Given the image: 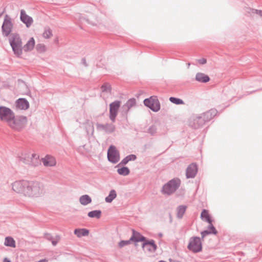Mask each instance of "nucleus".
I'll return each instance as SVG.
<instances>
[{"label": "nucleus", "mask_w": 262, "mask_h": 262, "mask_svg": "<svg viewBox=\"0 0 262 262\" xmlns=\"http://www.w3.org/2000/svg\"><path fill=\"white\" fill-rule=\"evenodd\" d=\"M82 62H83V63L85 65V66H87V63H86V59H82Z\"/></svg>", "instance_id": "39"}, {"label": "nucleus", "mask_w": 262, "mask_h": 262, "mask_svg": "<svg viewBox=\"0 0 262 262\" xmlns=\"http://www.w3.org/2000/svg\"><path fill=\"white\" fill-rule=\"evenodd\" d=\"M36 50L39 53H42L46 51V47L44 44L38 43L36 47Z\"/></svg>", "instance_id": "26"}, {"label": "nucleus", "mask_w": 262, "mask_h": 262, "mask_svg": "<svg viewBox=\"0 0 262 262\" xmlns=\"http://www.w3.org/2000/svg\"><path fill=\"white\" fill-rule=\"evenodd\" d=\"M144 104L154 112H157L160 110V105L156 96H151L149 98L144 100Z\"/></svg>", "instance_id": "5"}, {"label": "nucleus", "mask_w": 262, "mask_h": 262, "mask_svg": "<svg viewBox=\"0 0 262 262\" xmlns=\"http://www.w3.org/2000/svg\"><path fill=\"white\" fill-rule=\"evenodd\" d=\"M201 217L202 220L205 221L209 224V226H210V230H211V232L214 234H216V231L215 229V228L212 226V220L208 212V211L206 209H204L201 213Z\"/></svg>", "instance_id": "10"}, {"label": "nucleus", "mask_w": 262, "mask_h": 262, "mask_svg": "<svg viewBox=\"0 0 262 262\" xmlns=\"http://www.w3.org/2000/svg\"><path fill=\"white\" fill-rule=\"evenodd\" d=\"M129 161V160H128V158L126 157L125 158H124L122 161L119 164H127L128 162Z\"/></svg>", "instance_id": "32"}, {"label": "nucleus", "mask_w": 262, "mask_h": 262, "mask_svg": "<svg viewBox=\"0 0 262 262\" xmlns=\"http://www.w3.org/2000/svg\"><path fill=\"white\" fill-rule=\"evenodd\" d=\"M129 161V160H128V158L126 157L125 158H124L122 161L119 164H127L128 162Z\"/></svg>", "instance_id": "33"}, {"label": "nucleus", "mask_w": 262, "mask_h": 262, "mask_svg": "<svg viewBox=\"0 0 262 262\" xmlns=\"http://www.w3.org/2000/svg\"><path fill=\"white\" fill-rule=\"evenodd\" d=\"M4 244L6 246L12 248H15L16 247L14 239L12 237L9 236L5 238Z\"/></svg>", "instance_id": "21"}, {"label": "nucleus", "mask_w": 262, "mask_h": 262, "mask_svg": "<svg viewBox=\"0 0 262 262\" xmlns=\"http://www.w3.org/2000/svg\"><path fill=\"white\" fill-rule=\"evenodd\" d=\"M79 202L82 205H86L91 203L92 199L89 195L85 194L80 197Z\"/></svg>", "instance_id": "20"}, {"label": "nucleus", "mask_w": 262, "mask_h": 262, "mask_svg": "<svg viewBox=\"0 0 262 262\" xmlns=\"http://www.w3.org/2000/svg\"><path fill=\"white\" fill-rule=\"evenodd\" d=\"M120 106V102L119 101H116L110 104V118L113 122L115 120Z\"/></svg>", "instance_id": "9"}, {"label": "nucleus", "mask_w": 262, "mask_h": 262, "mask_svg": "<svg viewBox=\"0 0 262 262\" xmlns=\"http://www.w3.org/2000/svg\"><path fill=\"white\" fill-rule=\"evenodd\" d=\"M180 184V181L179 179H173L163 186V191L165 193L170 194L176 191Z\"/></svg>", "instance_id": "4"}, {"label": "nucleus", "mask_w": 262, "mask_h": 262, "mask_svg": "<svg viewBox=\"0 0 262 262\" xmlns=\"http://www.w3.org/2000/svg\"><path fill=\"white\" fill-rule=\"evenodd\" d=\"M52 30L48 28H45L42 33V36L46 39H48L52 36Z\"/></svg>", "instance_id": "23"}, {"label": "nucleus", "mask_w": 262, "mask_h": 262, "mask_svg": "<svg viewBox=\"0 0 262 262\" xmlns=\"http://www.w3.org/2000/svg\"><path fill=\"white\" fill-rule=\"evenodd\" d=\"M195 79L200 82H207L210 80L208 76L202 73H198L196 74Z\"/></svg>", "instance_id": "17"}, {"label": "nucleus", "mask_w": 262, "mask_h": 262, "mask_svg": "<svg viewBox=\"0 0 262 262\" xmlns=\"http://www.w3.org/2000/svg\"><path fill=\"white\" fill-rule=\"evenodd\" d=\"M119 174L123 176H126L129 174V170L127 167H122L121 168H119L117 170Z\"/></svg>", "instance_id": "25"}, {"label": "nucleus", "mask_w": 262, "mask_h": 262, "mask_svg": "<svg viewBox=\"0 0 262 262\" xmlns=\"http://www.w3.org/2000/svg\"><path fill=\"white\" fill-rule=\"evenodd\" d=\"M3 262H11V261L7 258H5Z\"/></svg>", "instance_id": "38"}, {"label": "nucleus", "mask_w": 262, "mask_h": 262, "mask_svg": "<svg viewBox=\"0 0 262 262\" xmlns=\"http://www.w3.org/2000/svg\"><path fill=\"white\" fill-rule=\"evenodd\" d=\"M169 100L173 103H174L176 104H184L183 101L179 98H174V97H170L169 98Z\"/></svg>", "instance_id": "27"}, {"label": "nucleus", "mask_w": 262, "mask_h": 262, "mask_svg": "<svg viewBox=\"0 0 262 262\" xmlns=\"http://www.w3.org/2000/svg\"><path fill=\"white\" fill-rule=\"evenodd\" d=\"M107 158L113 163H116L119 161L120 156L119 152L114 146H111L108 149Z\"/></svg>", "instance_id": "8"}, {"label": "nucleus", "mask_w": 262, "mask_h": 262, "mask_svg": "<svg viewBox=\"0 0 262 262\" xmlns=\"http://www.w3.org/2000/svg\"><path fill=\"white\" fill-rule=\"evenodd\" d=\"M29 104L25 99L20 98L16 101V107L20 110H26L29 107Z\"/></svg>", "instance_id": "16"}, {"label": "nucleus", "mask_w": 262, "mask_h": 262, "mask_svg": "<svg viewBox=\"0 0 262 262\" xmlns=\"http://www.w3.org/2000/svg\"><path fill=\"white\" fill-rule=\"evenodd\" d=\"M188 248L193 252H198L202 250V243L199 237H194L190 239Z\"/></svg>", "instance_id": "6"}, {"label": "nucleus", "mask_w": 262, "mask_h": 262, "mask_svg": "<svg viewBox=\"0 0 262 262\" xmlns=\"http://www.w3.org/2000/svg\"><path fill=\"white\" fill-rule=\"evenodd\" d=\"M131 241L129 239L127 241H121L118 243V247L121 248L125 246L128 245L130 244Z\"/></svg>", "instance_id": "29"}, {"label": "nucleus", "mask_w": 262, "mask_h": 262, "mask_svg": "<svg viewBox=\"0 0 262 262\" xmlns=\"http://www.w3.org/2000/svg\"><path fill=\"white\" fill-rule=\"evenodd\" d=\"M12 28L13 24L11 18L8 15H6L2 26L3 35L6 36H8L12 31Z\"/></svg>", "instance_id": "7"}, {"label": "nucleus", "mask_w": 262, "mask_h": 262, "mask_svg": "<svg viewBox=\"0 0 262 262\" xmlns=\"http://www.w3.org/2000/svg\"><path fill=\"white\" fill-rule=\"evenodd\" d=\"M117 194L114 190H112L108 196L105 198V201L107 203H111L112 201L116 198Z\"/></svg>", "instance_id": "22"}, {"label": "nucleus", "mask_w": 262, "mask_h": 262, "mask_svg": "<svg viewBox=\"0 0 262 262\" xmlns=\"http://www.w3.org/2000/svg\"><path fill=\"white\" fill-rule=\"evenodd\" d=\"M101 213V212L100 210H94L89 212L88 216L90 217H96L98 219L100 217Z\"/></svg>", "instance_id": "24"}, {"label": "nucleus", "mask_w": 262, "mask_h": 262, "mask_svg": "<svg viewBox=\"0 0 262 262\" xmlns=\"http://www.w3.org/2000/svg\"><path fill=\"white\" fill-rule=\"evenodd\" d=\"M10 45L15 54L19 56L21 54L23 50L22 41L18 35L14 34L10 41Z\"/></svg>", "instance_id": "3"}, {"label": "nucleus", "mask_w": 262, "mask_h": 262, "mask_svg": "<svg viewBox=\"0 0 262 262\" xmlns=\"http://www.w3.org/2000/svg\"><path fill=\"white\" fill-rule=\"evenodd\" d=\"M52 243H53V244L54 245H56V243H55V242H52Z\"/></svg>", "instance_id": "41"}, {"label": "nucleus", "mask_w": 262, "mask_h": 262, "mask_svg": "<svg viewBox=\"0 0 262 262\" xmlns=\"http://www.w3.org/2000/svg\"><path fill=\"white\" fill-rule=\"evenodd\" d=\"M43 165L46 166H53L56 164V160L53 157L47 156L42 160Z\"/></svg>", "instance_id": "15"}, {"label": "nucleus", "mask_w": 262, "mask_h": 262, "mask_svg": "<svg viewBox=\"0 0 262 262\" xmlns=\"http://www.w3.org/2000/svg\"><path fill=\"white\" fill-rule=\"evenodd\" d=\"M12 188L15 192L32 200L42 198L46 192L43 183L38 181H16Z\"/></svg>", "instance_id": "1"}, {"label": "nucleus", "mask_w": 262, "mask_h": 262, "mask_svg": "<svg viewBox=\"0 0 262 262\" xmlns=\"http://www.w3.org/2000/svg\"><path fill=\"white\" fill-rule=\"evenodd\" d=\"M210 232H208V231H204L202 232L201 235L202 236V238L204 237L205 236L208 234Z\"/></svg>", "instance_id": "36"}, {"label": "nucleus", "mask_w": 262, "mask_h": 262, "mask_svg": "<svg viewBox=\"0 0 262 262\" xmlns=\"http://www.w3.org/2000/svg\"><path fill=\"white\" fill-rule=\"evenodd\" d=\"M74 234L77 235L78 237L87 236L89 234V231L86 229H76L74 230Z\"/></svg>", "instance_id": "19"}, {"label": "nucleus", "mask_w": 262, "mask_h": 262, "mask_svg": "<svg viewBox=\"0 0 262 262\" xmlns=\"http://www.w3.org/2000/svg\"><path fill=\"white\" fill-rule=\"evenodd\" d=\"M254 13L262 16V11L261 10H255Z\"/></svg>", "instance_id": "37"}, {"label": "nucleus", "mask_w": 262, "mask_h": 262, "mask_svg": "<svg viewBox=\"0 0 262 262\" xmlns=\"http://www.w3.org/2000/svg\"><path fill=\"white\" fill-rule=\"evenodd\" d=\"M135 103H136V100L135 99H130L127 102V104L130 106H132L134 105L135 104Z\"/></svg>", "instance_id": "30"}, {"label": "nucleus", "mask_w": 262, "mask_h": 262, "mask_svg": "<svg viewBox=\"0 0 262 262\" xmlns=\"http://www.w3.org/2000/svg\"><path fill=\"white\" fill-rule=\"evenodd\" d=\"M198 62L201 64H203L206 63V59L205 58H201L198 60Z\"/></svg>", "instance_id": "34"}, {"label": "nucleus", "mask_w": 262, "mask_h": 262, "mask_svg": "<svg viewBox=\"0 0 262 262\" xmlns=\"http://www.w3.org/2000/svg\"><path fill=\"white\" fill-rule=\"evenodd\" d=\"M101 90L103 92L107 91V90H110V86L109 85H103L101 86Z\"/></svg>", "instance_id": "31"}, {"label": "nucleus", "mask_w": 262, "mask_h": 262, "mask_svg": "<svg viewBox=\"0 0 262 262\" xmlns=\"http://www.w3.org/2000/svg\"><path fill=\"white\" fill-rule=\"evenodd\" d=\"M142 248L145 253H149L155 251L156 246L153 241H150L143 243Z\"/></svg>", "instance_id": "11"}, {"label": "nucleus", "mask_w": 262, "mask_h": 262, "mask_svg": "<svg viewBox=\"0 0 262 262\" xmlns=\"http://www.w3.org/2000/svg\"><path fill=\"white\" fill-rule=\"evenodd\" d=\"M20 19L26 25L27 27H30L33 22L32 18L27 15L25 11L23 10L20 12Z\"/></svg>", "instance_id": "12"}, {"label": "nucleus", "mask_w": 262, "mask_h": 262, "mask_svg": "<svg viewBox=\"0 0 262 262\" xmlns=\"http://www.w3.org/2000/svg\"><path fill=\"white\" fill-rule=\"evenodd\" d=\"M130 239L133 242H140V241H144L145 238L142 236L139 233L133 231V235L132 237L130 238Z\"/></svg>", "instance_id": "18"}, {"label": "nucleus", "mask_w": 262, "mask_h": 262, "mask_svg": "<svg viewBox=\"0 0 262 262\" xmlns=\"http://www.w3.org/2000/svg\"><path fill=\"white\" fill-rule=\"evenodd\" d=\"M197 172V167L195 164H190L187 169L186 176L187 178H193Z\"/></svg>", "instance_id": "14"}, {"label": "nucleus", "mask_w": 262, "mask_h": 262, "mask_svg": "<svg viewBox=\"0 0 262 262\" xmlns=\"http://www.w3.org/2000/svg\"><path fill=\"white\" fill-rule=\"evenodd\" d=\"M35 45V41L33 37H31L27 41L26 44L23 47V50L25 52H29L32 51Z\"/></svg>", "instance_id": "13"}, {"label": "nucleus", "mask_w": 262, "mask_h": 262, "mask_svg": "<svg viewBox=\"0 0 262 262\" xmlns=\"http://www.w3.org/2000/svg\"><path fill=\"white\" fill-rule=\"evenodd\" d=\"M38 262H48V260L46 259H41Z\"/></svg>", "instance_id": "40"}, {"label": "nucleus", "mask_w": 262, "mask_h": 262, "mask_svg": "<svg viewBox=\"0 0 262 262\" xmlns=\"http://www.w3.org/2000/svg\"><path fill=\"white\" fill-rule=\"evenodd\" d=\"M0 120L15 130H20L27 123L26 117L20 116L16 117L13 112L5 106H0Z\"/></svg>", "instance_id": "2"}, {"label": "nucleus", "mask_w": 262, "mask_h": 262, "mask_svg": "<svg viewBox=\"0 0 262 262\" xmlns=\"http://www.w3.org/2000/svg\"><path fill=\"white\" fill-rule=\"evenodd\" d=\"M186 210V207L184 206H180L178 209V216L181 217L184 214Z\"/></svg>", "instance_id": "28"}, {"label": "nucleus", "mask_w": 262, "mask_h": 262, "mask_svg": "<svg viewBox=\"0 0 262 262\" xmlns=\"http://www.w3.org/2000/svg\"><path fill=\"white\" fill-rule=\"evenodd\" d=\"M128 158L129 161L135 160L136 158V156L134 155H131L127 157Z\"/></svg>", "instance_id": "35"}]
</instances>
